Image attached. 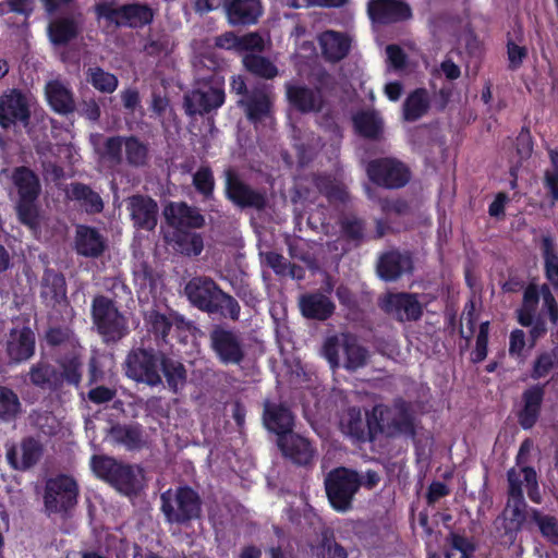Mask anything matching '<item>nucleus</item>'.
I'll return each mask as SVG.
<instances>
[{"instance_id": "nucleus-23", "label": "nucleus", "mask_w": 558, "mask_h": 558, "mask_svg": "<svg viewBox=\"0 0 558 558\" xmlns=\"http://www.w3.org/2000/svg\"><path fill=\"white\" fill-rule=\"evenodd\" d=\"M509 496H512L513 488L517 487L520 497H523L525 489L529 498L534 502H541L536 472L532 468L511 469L508 472Z\"/></svg>"}, {"instance_id": "nucleus-17", "label": "nucleus", "mask_w": 558, "mask_h": 558, "mask_svg": "<svg viewBox=\"0 0 558 558\" xmlns=\"http://www.w3.org/2000/svg\"><path fill=\"white\" fill-rule=\"evenodd\" d=\"M41 453V445L34 438H26L7 450V460L15 470H27L38 462Z\"/></svg>"}, {"instance_id": "nucleus-41", "label": "nucleus", "mask_w": 558, "mask_h": 558, "mask_svg": "<svg viewBox=\"0 0 558 558\" xmlns=\"http://www.w3.org/2000/svg\"><path fill=\"white\" fill-rule=\"evenodd\" d=\"M65 194L69 199L76 201L86 211L98 213L102 209L100 196L84 184L69 185Z\"/></svg>"}, {"instance_id": "nucleus-27", "label": "nucleus", "mask_w": 558, "mask_h": 558, "mask_svg": "<svg viewBox=\"0 0 558 558\" xmlns=\"http://www.w3.org/2000/svg\"><path fill=\"white\" fill-rule=\"evenodd\" d=\"M262 14L259 0H231L228 4V20L233 25H246L257 22Z\"/></svg>"}, {"instance_id": "nucleus-7", "label": "nucleus", "mask_w": 558, "mask_h": 558, "mask_svg": "<svg viewBox=\"0 0 558 558\" xmlns=\"http://www.w3.org/2000/svg\"><path fill=\"white\" fill-rule=\"evenodd\" d=\"M161 500L162 511L170 522H184L199 514V498L192 488L169 489L161 495Z\"/></svg>"}, {"instance_id": "nucleus-48", "label": "nucleus", "mask_w": 558, "mask_h": 558, "mask_svg": "<svg viewBox=\"0 0 558 558\" xmlns=\"http://www.w3.org/2000/svg\"><path fill=\"white\" fill-rule=\"evenodd\" d=\"M243 63L250 72L264 78H272L278 74L277 68L260 56L247 54L244 57Z\"/></svg>"}, {"instance_id": "nucleus-21", "label": "nucleus", "mask_w": 558, "mask_h": 558, "mask_svg": "<svg viewBox=\"0 0 558 558\" xmlns=\"http://www.w3.org/2000/svg\"><path fill=\"white\" fill-rule=\"evenodd\" d=\"M410 14V8L400 0H371L368 3V15L374 22L389 23L408 19Z\"/></svg>"}, {"instance_id": "nucleus-11", "label": "nucleus", "mask_w": 558, "mask_h": 558, "mask_svg": "<svg viewBox=\"0 0 558 558\" xmlns=\"http://www.w3.org/2000/svg\"><path fill=\"white\" fill-rule=\"evenodd\" d=\"M367 175L376 184L396 189L409 181V170L400 161L391 158L374 160L367 166Z\"/></svg>"}, {"instance_id": "nucleus-31", "label": "nucleus", "mask_w": 558, "mask_h": 558, "mask_svg": "<svg viewBox=\"0 0 558 558\" xmlns=\"http://www.w3.org/2000/svg\"><path fill=\"white\" fill-rule=\"evenodd\" d=\"M539 294L543 298V307L546 310L553 324L558 322V305L547 286H542L541 290L535 286H530L524 291L522 308L535 311L538 303Z\"/></svg>"}, {"instance_id": "nucleus-1", "label": "nucleus", "mask_w": 558, "mask_h": 558, "mask_svg": "<svg viewBox=\"0 0 558 558\" xmlns=\"http://www.w3.org/2000/svg\"><path fill=\"white\" fill-rule=\"evenodd\" d=\"M323 354L331 368L343 366L355 371L363 367L368 359V352L349 333H341L326 339Z\"/></svg>"}, {"instance_id": "nucleus-64", "label": "nucleus", "mask_w": 558, "mask_h": 558, "mask_svg": "<svg viewBox=\"0 0 558 558\" xmlns=\"http://www.w3.org/2000/svg\"><path fill=\"white\" fill-rule=\"evenodd\" d=\"M386 53L389 66L397 71L405 68V54L400 47L396 45L387 46Z\"/></svg>"}, {"instance_id": "nucleus-10", "label": "nucleus", "mask_w": 558, "mask_h": 558, "mask_svg": "<svg viewBox=\"0 0 558 558\" xmlns=\"http://www.w3.org/2000/svg\"><path fill=\"white\" fill-rule=\"evenodd\" d=\"M32 99L19 92L10 89L0 96V126L8 129L16 123L27 124L31 116Z\"/></svg>"}, {"instance_id": "nucleus-40", "label": "nucleus", "mask_w": 558, "mask_h": 558, "mask_svg": "<svg viewBox=\"0 0 558 558\" xmlns=\"http://www.w3.org/2000/svg\"><path fill=\"white\" fill-rule=\"evenodd\" d=\"M124 140L123 137L117 136L102 141L100 134H93L90 136L94 148L100 158L111 163H119L122 160Z\"/></svg>"}, {"instance_id": "nucleus-56", "label": "nucleus", "mask_w": 558, "mask_h": 558, "mask_svg": "<svg viewBox=\"0 0 558 558\" xmlns=\"http://www.w3.org/2000/svg\"><path fill=\"white\" fill-rule=\"evenodd\" d=\"M537 523L543 536L548 538L553 543H558V522L556 519L547 515H542L537 511L533 515Z\"/></svg>"}, {"instance_id": "nucleus-37", "label": "nucleus", "mask_w": 558, "mask_h": 558, "mask_svg": "<svg viewBox=\"0 0 558 558\" xmlns=\"http://www.w3.org/2000/svg\"><path fill=\"white\" fill-rule=\"evenodd\" d=\"M141 477L140 469L119 463L108 482L122 494L130 495L138 488Z\"/></svg>"}, {"instance_id": "nucleus-3", "label": "nucleus", "mask_w": 558, "mask_h": 558, "mask_svg": "<svg viewBox=\"0 0 558 558\" xmlns=\"http://www.w3.org/2000/svg\"><path fill=\"white\" fill-rule=\"evenodd\" d=\"M12 179L20 195L16 207L19 218L24 225L33 229L36 227L38 219L35 202L40 192L39 180L33 171L25 167L16 168Z\"/></svg>"}, {"instance_id": "nucleus-32", "label": "nucleus", "mask_w": 558, "mask_h": 558, "mask_svg": "<svg viewBox=\"0 0 558 558\" xmlns=\"http://www.w3.org/2000/svg\"><path fill=\"white\" fill-rule=\"evenodd\" d=\"M525 507L523 497H520L518 488L514 487L504 511V527L506 533L510 534V538L521 529L525 520Z\"/></svg>"}, {"instance_id": "nucleus-26", "label": "nucleus", "mask_w": 558, "mask_h": 558, "mask_svg": "<svg viewBox=\"0 0 558 558\" xmlns=\"http://www.w3.org/2000/svg\"><path fill=\"white\" fill-rule=\"evenodd\" d=\"M163 215L167 221L180 229L184 227L199 228L204 225V218L199 213L183 203H171L166 206Z\"/></svg>"}, {"instance_id": "nucleus-39", "label": "nucleus", "mask_w": 558, "mask_h": 558, "mask_svg": "<svg viewBox=\"0 0 558 558\" xmlns=\"http://www.w3.org/2000/svg\"><path fill=\"white\" fill-rule=\"evenodd\" d=\"M300 306L304 316L320 320L328 318L335 310L332 302L319 293L304 295L300 301Z\"/></svg>"}, {"instance_id": "nucleus-61", "label": "nucleus", "mask_w": 558, "mask_h": 558, "mask_svg": "<svg viewBox=\"0 0 558 558\" xmlns=\"http://www.w3.org/2000/svg\"><path fill=\"white\" fill-rule=\"evenodd\" d=\"M430 73L435 78L444 76L449 81H453L460 76L461 71L459 65H457L452 60L446 59L439 64V66L434 68Z\"/></svg>"}, {"instance_id": "nucleus-47", "label": "nucleus", "mask_w": 558, "mask_h": 558, "mask_svg": "<svg viewBox=\"0 0 558 558\" xmlns=\"http://www.w3.org/2000/svg\"><path fill=\"white\" fill-rule=\"evenodd\" d=\"M76 35V25L73 20L61 19L49 25V37L54 45L68 43Z\"/></svg>"}, {"instance_id": "nucleus-2", "label": "nucleus", "mask_w": 558, "mask_h": 558, "mask_svg": "<svg viewBox=\"0 0 558 558\" xmlns=\"http://www.w3.org/2000/svg\"><path fill=\"white\" fill-rule=\"evenodd\" d=\"M92 312L94 324L105 341H118L129 333L128 319L112 300L106 296L95 298Z\"/></svg>"}, {"instance_id": "nucleus-13", "label": "nucleus", "mask_w": 558, "mask_h": 558, "mask_svg": "<svg viewBox=\"0 0 558 558\" xmlns=\"http://www.w3.org/2000/svg\"><path fill=\"white\" fill-rule=\"evenodd\" d=\"M210 344L223 364H239L244 357L241 339L232 330L216 327L210 332Z\"/></svg>"}, {"instance_id": "nucleus-28", "label": "nucleus", "mask_w": 558, "mask_h": 558, "mask_svg": "<svg viewBox=\"0 0 558 558\" xmlns=\"http://www.w3.org/2000/svg\"><path fill=\"white\" fill-rule=\"evenodd\" d=\"M278 446L284 456L295 463L306 464L313 457V449L310 442L300 435L289 433L278 438Z\"/></svg>"}, {"instance_id": "nucleus-16", "label": "nucleus", "mask_w": 558, "mask_h": 558, "mask_svg": "<svg viewBox=\"0 0 558 558\" xmlns=\"http://www.w3.org/2000/svg\"><path fill=\"white\" fill-rule=\"evenodd\" d=\"M271 102L272 94L266 85L252 90L239 101L244 107L247 118L254 123L271 118Z\"/></svg>"}, {"instance_id": "nucleus-9", "label": "nucleus", "mask_w": 558, "mask_h": 558, "mask_svg": "<svg viewBox=\"0 0 558 558\" xmlns=\"http://www.w3.org/2000/svg\"><path fill=\"white\" fill-rule=\"evenodd\" d=\"M373 417L374 421L371 418L369 424L377 426L378 430L388 435L412 434L413 432L412 415L404 402L397 403L393 408L383 404L375 405Z\"/></svg>"}, {"instance_id": "nucleus-50", "label": "nucleus", "mask_w": 558, "mask_h": 558, "mask_svg": "<svg viewBox=\"0 0 558 558\" xmlns=\"http://www.w3.org/2000/svg\"><path fill=\"white\" fill-rule=\"evenodd\" d=\"M543 252L545 258L546 277L550 283L558 289V256L554 250V243L550 238L543 239Z\"/></svg>"}, {"instance_id": "nucleus-6", "label": "nucleus", "mask_w": 558, "mask_h": 558, "mask_svg": "<svg viewBox=\"0 0 558 558\" xmlns=\"http://www.w3.org/2000/svg\"><path fill=\"white\" fill-rule=\"evenodd\" d=\"M78 487L68 475H59L46 482L44 493L45 511L48 514L66 513L77 502Z\"/></svg>"}, {"instance_id": "nucleus-49", "label": "nucleus", "mask_w": 558, "mask_h": 558, "mask_svg": "<svg viewBox=\"0 0 558 558\" xmlns=\"http://www.w3.org/2000/svg\"><path fill=\"white\" fill-rule=\"evenodd\" d=\"M21 411V402L15 392L5 387H0V418H14Z\"/></svg>"}, {"instance_id": "nucleus-22", "label": "nucleus", "mask_w": 558, "mask_h": 558, "mask_svg": "<svg viewBox=\"0 0 558 558\" xmlns=\"http://www.w3.org/2000/svg\"><path fill=\"white\" fill-rule=\"evenodd\" d=\"M135 226L153 230L157 225V203L150 197L133 196L129 199L128 206Z\"/></svg>"}, {"instance_id": "nucleus-36", "label": "nucleus", "mask_w": 558, "mask_h": 558, "mask_svg": "<svg viewBox=\"0 0 558 558\" xmlns=\"http://www.w3.org/2000/svg\"><path fill=\"white\" fill-rule=\"evenodd\" d=\"M544 397V389L541 386H534L523 393V409L520 412L519 420L523 428H531L539 413Z\"/></svg>"}, {"instance_id": "nucleus-24", "label": "nucleus", "mask_w": 558, "mask_h": 558, "mask_svg": "<svg viewBox=\"0 0 558 558\" xmlns=\"http://www.w3.org/2000/svg\"><path fill=\"white\" fill-rule=\"evenodd\" d=\"M76 360L72 359L70 362V369L59 374L49 365L38 364L31 369V380L34 385L40 387L57 385L63 378L70 383L77 384L78 376L76 374Z\"/></svg>"}, {"instance_id": "nucleus-18", "label": "nucleus", "mask_w": 558, "mask_h": 558, "mask_svg": "<svg viewBox=\"0 0 558 558\" xmlns=\"http://www.w3.org/2000/svg\"><path fill=\"white\" fill-rule=\"evenodd\" d=\"M45 95L56 112L66 114L74 111V94L68 83L59 78L50 80L45 86Z\"/></svg>"}, {"instance_id": "nucleus-45", "label": "nucleus", "mask_w": 558, "mask_h": 558, "mask_svg": "<svg viewBox=\"0 0 558 558\" xmlns=\"http://www.w3.org/2000/svg\"><path fill=\"white\" fill-rule=\"evenodd\" d=\"M160 368H162L169 388L177 392L181 389L186 380V372L180 362L175 361H161Z\"/></svg>"}, {"instance_id": "nucleus-38", "label": "nucleus", "mask_w": 558, "mask_h": 558, "mask_svg": "<svg viewBox=\"0 0 558 558\" xmlns=\"http://www.w3.org/2000/svg\"><path fill=\"white\" fill-rule=\"evenodd\" d=\"M41 298L49 306H56L65 301L66 288L63 276L46 271L43 279Z\"/></svg>"}, {"instance_id": "nucleus-25", "label": "nucleus", "mask_w": 558, "mask_h": 558, "mask_svg": "<svg viewBox=\"0 0 558 558\" xmlns=\"http://www.w3.org/2000/svg\"><path fill=\"white\" fill-rule=\"evenodd\" d=\"M324 58L336 62L344 58L350 49V38L340 32L326 31L318 37Z\"/></svg>"}, {"instance_id": "nucleus-42", "label": "nucleus", "mask_w": 558, "mask_h": 558, "mask_svg": "<svg viewBox=\"0 0 558 558\" xmlns=\"http://www.w3.org/2000/svg\"><path fill=\"white\" fill-rule=\"evenodd\" d=\"M85 74L86 81L102 94H112L118 88V77L100 66H90Z\"/></svg>"}, {"instance_id": "nucleus-33", "label": "nucleus", "mask_w": 558, "mask_h": 558, "mask_svg": "<svg viewBox=\"0 0 558 558\" xmlns=\"http://www.w3.org/2000/svg\"><path fill=\"white\" fill-rule=\"evenodd\" d=\"M264 422L266 427L276 433L278 438L291 433L293 416L289 409L279 404H269L265 407Z\"/></svg>"}, {"instance_id": "nucleus-60", "label": "nucleus", "mask_w": 558, "mask_h": 558, "mask_svg": "<svg viewBox=\"0 0 558 558\" xmlns=\"http://www.w3.org/2000/svg\"><path fill=\"white\" fill-rule=\"evenodd\" d=\"M553 170H547L545 174V183L555 201H558V149L549 153Z\"/></svg>"}, {"instance_id": "nucleus-43", "label": "nucleus", "mask_w": 558, "mask_h": 558, "mask_svg": "<svg viewBox=\"0 0 558 558\" xmlns=\"http://www.w3.org/2000/svg\"><path fill=\"white\" fill-rule=\"evenodd\" d=\"M429 105L428 95L425 89H416L405 99L403 116L405 120L414 121L421 118Z\"/></svg>"}, {"instance_id": "nucleus-14", "label": "nucleus", "mask_w": 558, "mask_h": 558, "mask_svg": "<svg viewBox=\"0 0 558 558\" xmlns=\"http://www.w3.org/2000/svg\"><path fill=\"white\" fill-rule=\"evenodd\" d=\"M379 304L388 315L400 322L415 320L422 314V305L415 294L387 293Z\"/></svg>"}, {"instance_id": "nucleus-35", "label": "nucleus", "mask_w": 558, "mask_h": 558, "mask_svg": "<svg viewBox=\"0 0 558 558\" xmlns=\"http://www.w3.org/2000/svg\"><path fill=\"white\" fill-rule=\"evenodd\" d=\"M411 259L409 255L399 252H389L385 254L378 265L379 276L387 280H395L403 272L410 271Z\"/></svg>"}, {"instance_id": "nucleus-5", "label": "nucleus", "mask_w": 558, "mask_h": 558, "mask_svg": "<svg viewBox=\"0 0 558 558\" xmlns=\"http://www.w3.org/2000/svg\"><path fill=\"white\" fill-rule=\"evenodd\" d=\"M360 485L361 481L355 472L345 468L331 471L325 480V487L332 508L340 512L350 510Z\"/></svg>"}, {"instance_id": "nucleus-52", "label": "nucleus", "mask_w": 558, "mask_h": 558, "mask_svg": "<svg viewBox=\"0 0 558 558\" xmlns=\"http://www.w3.org/2000/svg\"><path fill=\"white\" fill-rule=\"evenodd\" d=\"M126 160L134 166H142L147 158V147L135 137L124 140Z\"/></svg>"}, {"instance_id": "nucleus-51", "label": "nucleus", "mask_w": 558, "mask_h": 558, "mask_svg": "<svg viewBox=\"0 0 558 558\" xmlns=\"http://www.w3.org/2000/svg\"><path fill=\"white\" fill-rule=\"evenodd\" d=\"M319 192L324 193L330 201H344V185L329 175L320 177L315 182Z\"/></svg>"}, {"instance_id": "nucleus-29", "label": "nucleus", "mask_w": 558, "mask_h": 558, "mask_svg": "<svg viewBox=\"0 0 558 558\" xmlns=\"http://www.w3.org/2000/svg\"><path fill=\"white\" fill-rule=\"evenodd\" d=\"M117 24L138 27L148 24L153 20V11L144 4H128L107 14Z\"/></svg>"}, {"instance_id": "nucleus-20", "label": "nucleus", "mask_w": 558, "mask_h": 558, "mask_svg": "<svg viewBox=\"0 0 558 558\" xmlns=\"http://www.w3.org/2000/svg\"><path fill=\"white\" fill-rule=\"evenodd\" d=\"M371 418L374 421L373 411L366 414L365 421L360 409L350 408L340 418V428L345 435L356 440H364L367 435L378 430L377 426L369 424Z\"/></svg>"}, {"instance_id": "nucleus-12", "label": "nucleus", "mask_w": 558, "mask_h": 558, "mask_svg": "<svg viewBox=\"0 0 558 558\" xmlns=\"http://www.w3.org/2000/svg\"><path fill=\"white\" fill-rule=\"evenodd\" d=\"M189 301L202 311L215 313L218 311L221 290L216 282L207 277H195L185 286Z\"/></svg>"}, {"instance_id": "nucleus-53", "label": "nucleus", "mask_w": 558, "mask_h": 558, "mask_svg": "<svg viewBox=\"0 0 558 558\" xmlns=\"http://www.w3.org/2000/svg\"><path fill=\"white\" fill-rule=\"evenodd\" d=\"M556 364H558V349H553L539 355L534 364L532 376L534 378L545 377Z\"/></svg>"}, {"instance_id": "nucleus-57", "label": "nucleus", "mask_w": 558, "mask_h": 558, "mask_svg": "<svg viewBox=\"0 0 558 558\" xmlns=\"http://www.w3.org/2000/svg\"><path fill=\"white\" fill-rule=\"evenodd\" d=\"M118 464L119 463L116 460L107 457H94L92 460V468L94 473L107 482L110 480Z\"/></svg>"}, {"instance_id": "nucleus-19", "label": "nucleus", "mask_w": 558, "mask_h": 558, "mask_svg": "<svg viewBox=\"0 0 558 558\" xmlns=\"http://www.w3.org/2000/svg\"><path fill=\"white\" fill-rule=\"evenodd\" d=\"M35 350V336L28 327H16L10 332L7 351L14 362L28 360Z\"/></svg>"}, {"instance_id": "nucleus-55", "label": "nucleus", "mask_w": 558, "mask_h": 558, "mask_svg": "<svg viewBox=\"0 0 558 558\" xmlns=\"http://www.w3.org/2000/svg\"><path fill=\"white\" fill-rule=\"evenodd\" d=\"M193 184L204 196H210L215 185L210 169L207 167L199 168L193 177Z\"/></svg>"}, {"instance_id": "nucleus-62", "label": "nucleus", "mask_w": 558, "mask_h": 558, "mask_svg": "<svg viewBox=\"0 0 558 558\" xmlns=\"http://www.w3.org/2000/svg\"><path fill=\"white\" fill-rule=\"evenodd\" d=\"M264 39L257 33L239 36V51H262Z\"/></svg>"}, {"instance_id": "nucleus-46", "label": "nucleus", "mask_w": 558, "mask_h": 558, "mask_svg": "<svg viewBox=\"0 0 558 558\" xmlns=\"http://www.w3.org/2000/svg\"><path fill=\"white\" fill-rule=\"evenodd\" d=\"M353 120L357 132L366 137H376L381 132L383 122L374 112L357 113Z\"/></svg>"}, {"instance_id": "nucleus-4", "label": "nucleus", "mask_w": 558, "mask_h": 558, "mask_svg": "<svg viewBox=\"0 0 558 558\" xmlns=\"http://www.w3.org/2000/svg\"><path fill=\"white\" fill-rule=\"evenodd\" d=\"M225 78L214 73L209 81L202 80L198 87L185 95L186 113L203 114L221 107L225 102Z\"/></svg>"}, {"instance_id": "nucleus-34", "label": "nucleus", "mask_w": 558, "mask_h": 558, "mask_svg": "<svg viewBox=\"0 0 558 558\" xmlns=\"http://www.w3.org/2000/svg\"><path fill=\"white\" fill-rule=\"evenodd\" d=\"M75 245L78 254L88 257L99 256L106 247L104 238L95 229L85 226L77 227Z\"/></svg>"}, {"instance_id": "nucleus-59", "label": "nucleus", "mask_w": 558, "mask_h": 558, "mask_svg": "<svg viewBox=\"0 0 558 558\" xmlns=\"http://www.w3.org/2000/svg\"><path fill=\"white\" fill-rule=\"evenodd\" d=\"M146 322L150 325L151 329L162 336L166 337L171 328V322L168 316L165 314H160L156 311H150L146 315Z\"/></svg>"}, {"instance_id": "nucleus-54", "label": "nucleus", "mask_w": 558, "mask_h": 558, "mask_svg": "<svg viewBox=\"0 0 558 558\" xmlns=\"http://www.w3.org/2000/svg\"><path fill=\"white\" fill-rule=\"evenodd\" d=\"M317 558H348L347 550L331 538H324L314 550Z\"/></svg>"}, {"instance_id": "nucleus-15", "label": "nucleus", "mask_w": 558, "mask_h": 558, "mask_svg": "<svg viewBox=\"0 0 558 558\" xmlns=\"http://www.w3.org/2000/svg\"><path fill=\"white\" fill-rule=\"evenodd\" d=\"M287 98L302 112H317L325 106V96L320 88H310L301 84H287Z\"/></svg>"}, {"instance_id": "nucleus-44", "label": "nucleus", "mask_w": 558, "mask_h": 558, "mask_svg": "<svg viewBox=\"0 0 558 558\" xmlns=\"http://www.w3.org/2000/svg\"><path fill=\"white\" fill-rule=\"evenodd\" d=\"M175 250L187 256H197L202 253L204 243L199 234L179 230L175 233Z\"/></svg>"}, {"instance_id": "nucleus-58", "label": "nucleus", "mask_w": 558, "mask_h": 558, "mask_svg": "<svg viewBox=\"0 0 558 558\" xmlns=\"http://www.w3.org/2000/svg\"><path fill=\"white\" fill-rule=\"evenodd\" d=\"M488 342V322L482 323L480 331L476 337V345L472 352V361L475 363L482 362L487 355Z\"/></svg>"}, {"instance_id": "nucleus-63", "label": "nucleus", "mask_w": 558, "mask_h": 558, "mask_svg": "<svg viewBox=\"0 0 558 558\" xmlns=\"http://www.w3.org/2000/svg\"><path fill=\"white\" fill-rule=\"evenodd\" d=\"M121 101L123 107L129 112H134L137 108H141L140 93L134 87H128L120 93Z\"/></svg>"}, {"instance_id": "nucleus-8", "label": "nucleus", "mask_w": 558, "mask_h": 558, "mask_svg": "<svg viewBox=\"0 0 558 558\" xmlns=\"http://www.w3.org/2000/svg\"><path fill=\"white\" fill-rule=\"evenodd\" d=\"M161 361L153 351L132 350L124 362L125 374L135 381L145 383L149 386L159 385L161 384L159 374Z\"/></svg>"}, {"instance_id": "nucleus-30", "label": "nucleus", "mask_w": 558, "mask_h": 558, "mask_svg": "<svg viewBox=\"0 0 558 558\" xmlns=\"http://www.w3.org/2000/svg\"><path fill=\"white\" fill-rule=\"evenodd\" d=\"M227 194L232 202L240 206L260 208L265 204V198L262 194L254 192L231 174H228L227 179Z\"/></svg>"}]
</instances>
